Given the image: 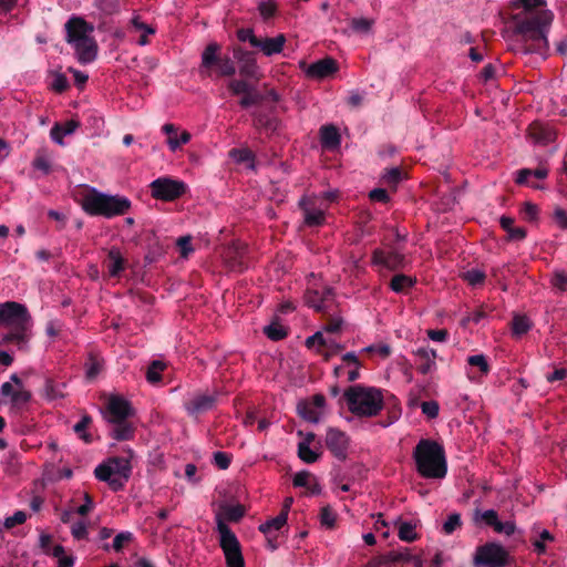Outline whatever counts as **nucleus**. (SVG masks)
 <instances>
[{
	"label": "nucleus",
	"instance_id": "obj_59",
	"mask_svg": "<svg viewBox=\"0 0 567 567\" xmlns=\"http://www.w3.org/2000/svg\"><path fill=\"white\" fill-rule=\"evenodd\" d=\"M422 413L430 419H435L439 415L440 406L436 401H425L421 404Z\"/></svg>",
	"mask_w": 567,
	"mask_h": 567
},
{
	"label": "nucleus",
	"instance_id": "obj_15",
	"mask_svg": "<svg viewBox=\"0 0 567 567\" xmlns=\"http://www.w3.org/2000/svg\"><path fill=\"white\" fill-rule=\"evenodd\" d=\"M300 69L305 72V74L309 79L313 80H322L338 71V63L334 59L327 56L324 59L318 60L311 64H307L306 62H300Z\"/></svg>",
	"mask_w": 567,
	"mask_h": 567
},
{
	"label": "nucleus",
	"instance_id": "obj_47",
	"mask_svg": "<svg viewBox=\"0 0 567 567\" xmlns=\"http://www.w3.org/2000/svg\"><path fill=\"white\" fill-rule=\"evenodd\" d=\"M462 525L461 515L458 513H452L447 516L443 523L442 530L446 535L453 534Z\"/></svg>",
	"mask_w": 567,
	"mask_h": 567
},
{
	"label": "nucleus",
	"instance_id": "obj_52",
	"mask_svg": "<svg viewBox=\"0 0 567 567\" xmlns=\"http://www.w3.org/2000/svg\"><path fill=\"white\" fill-rule=\"evenodd\" d=\"M262 100V95L258 93L255 87L249 93L243 94L239 101V105L244 109H248Z\"/></svg>",
	"mask_w": 567,
	"mask_h": 567
},
{
	"label": "nucleus",
	"instance_id": "obj_62",
	"mask_svg": "<svg viewBox=\"0 0 567 567\" xmlns=\"http://www.w3.org/2000/svg\"><path fill=\"white\" fill-rule=\"evenodd\" d=\"M312 477V474L308 471L297 472L293 476V485L297 487H308Z\"/></svg>",
	"mask_w": 567,
	"mask_h": 567
},
{
	"label": "nucleus",
	"instance_id": "obj_32",
	"mask_svg": "<svg viewBox=\"0 0 567 567\" xmlns=\"http://www.w3.org/2000/svg\"><path fill=\"white\" fill-rule=\"evenodd\" d=\"M286 513H279L276 517H272L259 526V530L266 536L276 535L287 524Z\"/></svg>",
	"mask_w": 567,
	"mask_h": 567
},
{
	"label": "nucleus",
	"instance_id": "obj_57",
	"mask_svg": "<svg viewBox=\"0 0 567 567\" xmlns=\"http://www.w3.org/2000/svg\"><path fill=\"white\" fill-rule=\"evenodd\" d=\"M464 279L471 285V286H477L480 284H482L485 279V274L484 271L480 270V269H471V270H467L465 274H464Z\"/></svg>",
	"mask_w": 567,
	"mask_h": 567
},
{
	"label": "nucleus",
	"instance_id": "obj_24",
	"mask_svg": "<svg viewBox=\"0 0 567 567\" xmlns=\"http://www.w3.org/2000/svg\"><path fill=\"white\" fill-rule=\"evenodd\" d=\"M128 30L130 32H136L141 34L137 43L142 47L147 45L150 43L148 37L155 34L156 32V29L153 25L145 23L142 20V17L136 12L133 13L130 20Z\"/></svg>",
	"mask_w": 567,
	"mask_h": 567
},
{
	"label": "nucleus",
	"instance_id": "obj_51",
	"mask_svg": "<svg viewBox=\"0 0 567 567\" xmlns=\"http://www.w3.org/2000/svg\"><path fill=\"white\" fill-rule=\"evenodd\" d=\"M553 539V535L547 529H543L539 537L533 540L534 550L539 555L544 554L546 551L545 542H551Z\"/></svg>",
	"mask_w": 567,
	"mask_h": 567
},
{
	"label": "nucleus",
	"instance_id": "obj_56",
	"mask_svg": "<svg viewBox=\"0 0 567 567\" xmlns=\"http://www.w3.org/2000/svg\"><path fill=\"white\" fill-rule=\"evenodd\" d=\"M32 166L37 171H41L43 174H49L51 171V162L44 154H38L32 162Z\"/></svg>",
	"mask_w": 567,
	"mask_h": 567
},
{
	"label": "nucleus",
	"instance_id": "obj_31",
	"mask_svg": "<svg viewBox=\"0 0 567 567\" xmlns=\"http://www.w3.org/2000/svg\"><path fill=\"white\" fill-rule=\"evenodd\" d=\"M313 439L315 434L308 433L306 440L298 444V456L308 464L315 463L319 458V454L310 447Z\"/></svg>",
	"mask_w": 567,
	"mask_h": 567
},
{
	"label": "nucleus",
	"instance_id": "obj_60",
	"mask_svg": "<svg viewBox=\"0 0 567 567\" xmlns=\"http://www.w3.org/2000/svg\"><path fill=\"white\" fill-rule=\"evenodd\" d=\"M69 86L68 79L64 74L55 72L51 83L52 90L55 92H63Z\"/></svg>",
	"mask_w": 567,
	"mask_h": 567
},
{
	"label": "nucleus",
	"instance_id": "obj_2",
	"mask_svg": "<svg viewBox=\"0 0 567 567\" xmlns=\"http://www.w3.org/2000/svg\"><path fill=\"white\" fill-rule=\"evenodd\" d=\"M417 473L424 478L442 480L447 473L445 451L435 441L420 440L413 451Z\"/></svg>",
	"mask_w": 567,
	"mask_h": 567
},
{
	"label": "nucleus",
	"instance_id": "obj_58",
	"mask_svg": "<svg viewBox=\"0 0 567 567\" xmlns=\"http://www.w3.org/2000/svg\"><path fill=\"white\" fill-rule=\"evenodd\" d=\"M401 177L402 174L398 167H392L382 175L383 182L392 186H395L401 181Z\"/></svg>",
	"mask_w": 567,
	"mask_h": 567
},
{
	"label": "nucleus",
	"instance_id": "obj_1",
	"mask_svg": "<svg viewBox=\"0 0 567 567\" xmlns=\"http://www.w3.org/2000/svg\"><path fill=\"white\" fill-rule=\"evenodd\" d=\"M546 7V0H525L515 7V9H522L523 11V14L518 13L514 17L515 31L526 40L535 42L532 51L547 50L549 47L547 37L554 20V13Z\"/></svg>",
	"mask_w": 567,
	"mask_h": 567
},
{
	"label": "nucleus",
	"instance_id": "obj_19",
	"mask_svg": "<svg viewBox=\"0 0 567 567\" xmlns=\"http://www.w3.org/2000/svg\"><path fill=\"white\" fill-rule=\"evenodd\" d=\"M413 354L415 357V363L419 373L426 375L436 371L437 353L434 349L429 347H420L413 351Z\"/></svg>",
	"mask_w": 567,
	"mask_h": 567
},
{
	"label": "nucleus",
	"instance_id": "obj_20",
	"mask_svg": "<svg viewBox=\"0 0 567 567\" xmlns=\"http://www.w3.org/2000/svg\"><path fill=\"white\" fill-rule=\"evenodd\" d=\"M162 132L167 136L166 144L172 152H176L183 145L189 143L192 135L172 123H165Z\"/></svg>",
	"mask_w": 567,
	"mask_h": 567
},
{
	"label": "nucleus",
	"instance_id": "obj_12",
	"mask_svg": "<svg viewBox=\"0 0 567 567\" xmlns=\"http://www.w3.org/2000/svg\"><path fill=\"white\" fill-rule=\"evenodd\" d=\"M371 264L373 266H380L389 270H398L405 268L408 260L405 255L400 249L393 248L389 251H384L378 248L372 252Z\"/></svg>",
	"mask_w": 567,
	"mask_h": 567
},
{
	"label": "nucleus",
	"instance_id": "obj_25",
	"mask_svg": "<svg viewBox=\"0 0 567 567\" xmlns=\"http://www.w3.org/2000/svg\"><path fill=\"white\" fill-rule=\"evenodd\" d=\"M285 34L280 33L274 38L259 39L257 49H259L264 55L271 56L282 52L286 44Z\"/></svg>",
	"mask_w": 567,
	"mask_h": 567
},
{
	"label": "nucleus",
	"instance_id": "obj_11",
	"mask_svg": "<svg viewBox=\"0 0 567 567\" xmlns=\"http://www.w3.org/2000/svg\"><path fill=\"white\" fill-rule=\"evenodd\" d=\"M1 395L8 399L13 409L23 408L31 399V393L24 389L16 373L10 377V381L1 384Z\"/></svg>",
	"mask_w": 567,
	"mask_h": 567
},
{
	"label": "nucleus",
	"instance_id": "obj_7",
	"mask_svg": "<svg viewBox=\"0 0 567 567\" xmlns=\"http://www.w3.org/2000/svg\"><path fill=\"white\" fill-rule=\"evenodd\" d=\"M132 473V465L127 457L113 456L99 464L94 474L95 477L105 482L113 492L124 488Z\"/></svg>",
	"mask_w": 567,
	"mask_h": 567
},
{
	"label": "nucleus",
	"instance_id": "obj_17",
	"mask_svg": "<svg viewBox=\"0 0 567 567\" xmlns=\"http://www.w3.org/2000/svg\"><path fill=\"white\" fill-rule=\"evenodd\" d=\"M217 395L215 393L195 394L185 404L188 415L197 417L199 414L210 411L216 404Z\"/></svg>",
	"mask_w": 567,
	"mask_h": 567
},
{
	"label": "nucleus",
	"instance_id": "obj_33",
	"mask_svg": "<svg viewBox=\"0 0 567 567\" xmlns=\"http://www.w3.org/2000/svg\"><path fill=\"white\" fill-rule=\"evenodd\" d=\"M114 424L111 435L117 441H126L131 440L134 436V427L133 425L124 421H113Z\"/></svg>",
	"mask_w": 567,
	"mask_h": 567
},
{
	"label": "nucleus",
	"instance_id": "obj_14",
	"mask_svg": "<svg viewBox=\"0 0 567 567\" xmlns=\"http://www.w3.org/2000/svg\"><path fill=\"white\" fill-rule=\"evenodd\" d=\"M326 445L336 458L344 461L348 456L350 439L339 429L329 427L326 434Z\"/></svg>",
	"mask_w": 567,
	"mask_h": 567
},
{
	"label": "nucleus",
	"instance_id": "obj_30",
	"mask_svg": "<svg viewBox=\"0 0 567 567\" xmlns=\"http://www.w3.org/2000/svg\"><path fill=\"white\" fill-rule=\"evenodd\" d=\"M220 45L217 42H210L202 52L200 71L210 69L214 64L218 63V52Z\"/></svg>",
	"mask_w": 567,
	"mask_h": 567
},
{
	"label": "nucleus",
	"instance_id": "obj_37",
	"mask_svg": "<svg viewBox=\"0 0 567 567\" xmlns=\"http://www.w3.org/2000/svg\"><path fill=\"white\" fill-rule=\"evenodd\" d=\"M416 284V278L404 274L395 275L390 282V288L395 293H402L406 289L412 288Z\"/></svg>",
	"mask_w": 567,
	"mask_h": 567
},
{
	"label": "nucleus",
	"instance_id": "obj_50",
	"mask_svg": "<svg viewBox=\"0 0 567 567\" xmlns=\"http://www.w3.org/2000/svg\"><path fill=\"white\" fill-rule=\"evenodd\" d=\"M337 522V514L329 507H322L320 512V523L326 528H333Z\"/></svg>",
	"mask_w": 567,
	"mask_h": 567
},
{
	"label": "nucleus",
	"instance_id": "obj_27",
	"mask_svg": "<svg viewBox=\"0 0 567 567\" xmlns=\"http://www.w3.org/2000/svg\"><path fill=\"white\" fill-rule=\"evenodd\" d=\"M394 524L398 526V536L401 540L412 543L419 538L416 520L405 522L398 518L394 520Z\"/></svg>",
	"mask_w": 567,
	"mask_h": 567
},
{
	"label": "nucleus",
	"instance_id": "obj_3",
	"mask_svg": "<svg viewBox=\"0 0 567 567\" xmlns=\"http://www.w3.org/2000/svg\"><path fill=\"white\" fill-rule=\"evenodd\" d=\"M80 204L87 215L109 219L126 214L132 205L125 196L99 192L95 187H91L81 196Z\"/></svg>",
	"mask_w": 567,
	"mask_h": 567
},
{
	"label": "nucleus",
	"instance_id": "obj_8",
	"mask_svg": "<svg viewBox=\"0 0 567 567\" xmlns=\"http://www.w3.org/2000/svg\"><path fill=\"white\" fill-rule=\"evenodd\" d=\"M215 519L216 530L219 534V546L225 556L226 567H245V559L237 536L226 525L220 514H217Z\"/></svg>",
	"mask_w": 567,
	"mask_h": 567
},
{
	"label": "nucleus",
	"instance_id": "obj_28",
	"mask_svg": "<svg viewBox=\"0 0 567 567\" xmlns=\"http://www.w3.org/2000/svg\"><path fill=\"white\" fill-rule=\"evenodd\" d=\"M78 127L79 123L73 120L68 121L64 124H55L51 128L50 136L56 144L64 145L63 138L73 134Z\"/></svg>",
	"mask_w": 567,
	"mask_h": 567
},
{
	"label": "nucleus",
	"instance_id": "obj_64",
	"mask_svg": "<svg viewBox=\"0 0 567 567\" xmlns=\"http://www.w3.org/2000/svg\"><path fill=\"white\" fill-rule=\"evenodd\" d=\"M551 284L559 291H566L567 290V275L564 271L555 272V275L551 279Z\"/></svg>",
	"mask_w": 567,
	"mask_h": 567
},
{
	"label": "nucleus",
	"instance_id": "obj_44",
	"mask_svg": "<svg viewBox=\"0 0 567 567\" xmlns=\"http://www.w3.org/2000/svg\"><path fill=\"white\" fill-rule=\"evenodd\" d=\"M221 509L223 516L230 522L239 520L245 514V508L241 505H225Z\"/></svg>",
	"mask_w": 567,
	"mask_h": 567
},
{
	"label": "nucleus",
	"instance_id": "obj_49",
	"mask_svg": "<svg viewBox=\"0 0 567 567\" xmlns=\"http://www.w3.org/2000/svg\"><path fill=\"white\" fill-rule=\"evenodd\" d=\"M102 362L93 357H90L85 363V375L89 380L95 379L102 371Z\"/></svg>",
	"mask_w": 567,
	"mask_h": 567
},
{
	"label": "nucleus",
	"instance_id": "obj_35",
	"mask_svg": "<svg viewBox=\"0 0 567 567\" xmlns=\"http://www.w3.org/2000/svg\"><path fill=\"white\" fill-rule=\"evenodd\" d=\"M321 144L329 148H334L340 144V135L333 125L322 126L320 130Z\"/></svg>",
	"mask_w": 567,
	"mask_h": 567
},
{
	"label": "nucleus",
	"instance_id": "obj_40",
	"mask_svg": "<svg viewBox=\"0 0 567 567\" xmlns=\"http://www.w3.org/2000/svg\"><path fill=\"white\" fill-rule=\"evenodd\" d=\"M532 322L526 316H515L512 322L513 333L517 337L523 336L529 331Z\"/></svg>",
	"mask_w": 567,
	"mask_h": 567
},
{
	"label": "nucleus",
	"instance_id": "obj_23",
	"mask_svg": "<svg viewBox=\"0 0 567 567\" xmlns=\"http://www.w3.org/2000/svg\"><path fill=\"white\" fill-rule=\"evenodd\" d=\"M327 333L318 331L315 334L310 336L306 340V344L308 348H316L320 350L321 347L327 348L328 352L326 355H329L333 352L339 351L342 347L332 337L326 336Z\"/></svg>",
	"mask_w": 567,
	"mask_h": 567
},
{
	"label": "nucleus",
	"instance_id": "obj_16",
	"mask_svg": "<svg viewBox=\"0 0 567 567\" xmlns=\"http://www.w3.org/2000/svg\"><path fill=\"white\" fill-rule=\"evenodd\" d=\"M106 420L124 421L134 415V409L131 403L122 396L113 395L106 404Z\"/></svg>",
	"mask_w": 567,
	"mask_h": 567
},
{
	"label": "nucleus",
	"instance_id": "obj_6",
	"mask_svg": "<svg viewBox=\"0 0 567 567\" xmlns=\"http://www.w3.org/2000/svg\"><path fill=\"white\" fill-rule=\"evenodd\" d=\"M344 399L350 412L359 416H374L383 408V395L377 388L351 386L344 392Z\"/></svg>",
	"mask_w": 567,
	"mask_h": 567
},
{
	"label": "nucleus",
	"instance_id": "obj_53",
	"mask_svg": "<svg viewBox=\"0 0 567 567\" xmlns=\"http://www.w3.org/2000/svg\"><path fill=\"white\" fill-rule=\"evenodd\" d=\"M71 535L76 540L86 539L89 535L87 524L84 520L73 523L71 526Z\"/></svg>",
	"mask_w": 567,
	"mask_h": 567
},
{
	"label": "nucleus",
	"instance_id": "obj_39",
	"mask_svg": "<svg viewBox=\"0 0 567 567\" xmlns=\"http://www.w3.org/2000/svg\"><path fill=\"white\" fill-rule=\"evenodd\" d=\"M51 555L56 559L58 567H73L75 563V557L72 555H68L62 545H55L52 548Z\"/></svg>",
	"mask_w": 567,
	"mask_h": 567
},
{
	"label": "nucleus",
	"instance_id": "obj_21",
	"mask_svg": "<svg viewBox=\"0 0 567 567\" xmlns=\"http://www.w3.org/2000/svg\"><path fill=\"white\" fill-rule=\"evenodd\" d=\"M299 205L303 210L305 224L307 226H320L326 220V209L327 207H317L312 203L311 198L302 197L299 200Z\"/></svg>",
	"mask_w": 567,
	"mask_h": 567
},
{
	"label": "nucleus",
	"instance_id": "obj_48",
	"mask_svg": "<svg viewBox=\"0 0 567 567\" xmlns=\"http://www.w3.org/2000/svg\"><path fill=\"white\" fill-rule=\"evenodd\" d=\"M217 65L221 76H233L236 73L235 63L229 56L219 58Z\"/></svg>",
	"mask_w": 567,
	"mask_h": 567
},
{
	"label": "nucleus",
	"instance_id": "obj_55",
	"mask_svg": "<svg viewBox=\"0 0 567 567\" xmlns=\"http://www.w3.org/2000/svg\"><path fill=\"white\" fill-rule=\"evenodd\" d=\"M406 559V555L395 550L389 551L378 558V565H390Z\"/></svg>",
	"mask_w": 567,
	"mask_h": 567
},
{
	"label": "nucleus",
	"instance_id": "obj_38",
	"mask_svg": "<svg viewBox=\"0 0 567 567\" xmlns=\"http://www.w3.org/2000/svg\"><path fill=\"white\" fill-rule=\"evenodd\" d=\"M298 414L310 423H318L321 420L322 414L320 411L315 410L308 401H300L297 405Z\"/></svg>",
	"mask_w": 567,
	"mask_h": 567
},
{
	"label": "nucleus",
	"instance_id": "obj_63",
	"mask_svg": "<svg viewBox=\"0 0 567 567\" xmlns=\"http://www.w3.org/2000/svg\"><path fill=\"white\" fill-rule=\"evenodd\" d=\"M133 537V534L131 532H121L118 533L114 539L112 547L114 550L120 551L126 543H128Z\"/></svg>",
	"mask_w": 567,
	"mask_h": 567
},
{
	"label": "nucleus",
	"instance_id": "obj_42",
	"mask_svg": "<svg viewBox=\"0 0 567 567\" xmlns=\"http://www.w3.org/2000/svg\"><path fill=\"white\" fill-rule=\"evenodd\" d=\"M228 89L234 95H243L249 93L254 86L245 79H233L228 83Z\"/></svg>",
	"mask_w": 567,
	"mask_h": 567
},
{
	"label": "nucleus",
	"instance_id": "obj_18",
	"mask_svg": "<svg viewBox=\"0 0 567 567\" xmlns=\"http://www.w3.org/2000/svg\"><path fill=\"white\" fill-rule=\"evenodd\" d=\"M466 363V375L473 382H480L491 371L487 358L482 353L467 357Z\"/></svg>",
	"mask_w": 567,
	"mask_h": 567
},
{
	"label": "nucleus",
	"instance_id": "obj_46",
	"mask_svg": "<svg viewBox=\"0 0 567 567\" xmlns=\"http://www.w3.org/2000/svg\"><path fill=\"white\" fill-rule=\"evenodd\" d=\"M264 333L274 341H279L287 336L286 329L279 323H270L264 328Z\"/></svg>",
	"mask_w": 567,
	"mask_h": 567
},
{
	"label": "nucleus",
	"instance_id": "obj_26",
	"mask_svg": "<svg viewBox=\"0 0 567 567\" xmlns=\"http://www.w3.org/2000/svg\"><path fill=\"white\" fill-rule=\"evenodd\" d=\"M547 175H548V169L543 166L538 167L536 169L523 168L516 173L515 182L519 185L526 184L535 189H543L544 187L540 184L535 183V182H529V177L533 176L537 179H544L545 177H547Z\"/></svg>",
	"mask_w": 567,
	"mask_h": 567
},
{
	"label": "nucleus",
	"instance_id": "obj_10",
	"mask_svg": "<svg viewBox=\"0 0 567 567\" xmlns=\"http://www.w3.org/2000/svg\"><path fill=\"white\" fill-rule=\"evenodd\" d=\"M150 187L154 198L166 202L183 196L187 190V185L184 182L171 177L156 178L151 183Z\"/></svg>",
	"mask_w": 567,
	"mask_h": 567
},
{
	"label": "nucleus",
	"instance_id": "obj_34",
	"mask_svg": "<svg viewBox=\"0 0 567 567\" xmlns=\"http://www.w3.org/2000/svg\"><path fill=\"white\" fill-rule=\"evenodd\" d=\"M373 24H374L373 19L353 18L350 20V31L344 30L343 32L348 35L350 33L368 35L371 33Z\"/></svg>",
	"mask_w": 567,
	"mask_h": 567
},
{
	"label": "nucleus",
	"instance_id": "obj_36",
	"mask_svg": "<svg viewBox=\"0 0 567 567\" xmlns=\"http://www.w3.org/2000/svg\"><path fill=\"white\" fill-rule=\"evenodd\" d=\"M65 383L47 380L44 384V396L49 401H58L65 396Z\"/></svg>",
	"mask_w": 567,
	"mask_h": 567
},
{
	"label": "nucleus",
	"instance_id": "obj_43",
	"mask_svg": "<svg viewBox=\"0 0 567 567\" xmlns=\"http://www.w3.org/2000/svg\"><path fill=\"white\" fill-rule=\"evenodd\" d=\"M229 156L236 163H254V154L248 148H233ZM251 167H254V164H251Z\"/></svg>",
	"mask_w": 567,
	"mask_h": 567
},
{
	"label": "nucleus",
	"instance_id": "obj_5",
	"mask_svg": "<svg viewBox=\"0 0 567 567\" xmlns=\"http://www.w3.org/2000/svg\"><path fill=\"white\" fill-rule=\"evenodd\" d=\"M0 327L10 331L4 336V341L27 343L30 339L31 318L25 306L7 301L0 303Z\"/></svg>",
	"mask_w": 567,
	"mask_h": 567
},
{
	"label": "nucleus",
	"instance_id": "obj_9",
	"mask_svg": "<svg viewBox=\"0 0 567 567\" xmlns=\"http://www.w3.org/2000/svg\"><path fill=\"white\" fill-rule=\"evenodd\" d=\"M474 563L477 566L504 567L508 563V553L501 544L488 543L476 549Z\"/></svg>",
	"mask_w": 567,
	"mask_h": 567
},
{
	"label": "nucleus",
	"instance_id": "obj_13",
	"mask_svg": "<svg viewBox=\"0 0 567 567\" xmlns=\"http://www.w3.org/2000/svg\"><path fill=\"white\" fill-rule=\"evenodd\" d=\"M234 58L238 63L239 74L245 79L258 81L261 78V71L257 63L255 53L243 48L234 49Z\"/></svg>",
	"mask_w": 567,
	"mask_h": 567
},
{
	"label": "nucleus",
	"instance_id": "obj_22",
	"mask_svg": "<svg viewBox=\"0 0 567 567\" xmlns=\"http://www.w3.org/2000/svg\"><path fill=\"white\" fill-rule=\"evenodd\" d=\"M332 292L330 288H324L322 291L308 290L305 296L306 303L318 312H323L329 309L332 301Z\"/></svg>",
	"mask_w": 567,
	"mask_h": 567
},
{
	"label": "nucleus",
	"instance_id": "obj_29",
	"mask_svg": "<svg viewBox=\"0 0 567 567\" xmlns=\"http://www.w3.org/2000/svg\"><path fill=\"white\" fill-rule=\"evenodd\" d=\"M107 269L111 277H118L125 269V259L116 247H112L107 254Z\"/></svg>",
	"mask_w": 567,
	"mask_h": 567
},
{
	"label": "nucleus",
	"instance_id": "obj_41",
	"mask_svg": "<svg viewBox=\"0 0 567 567\" xmlns=\"http://www.w3.org/2000/svg\"><path fill=\"white\" fill-rule=\"evenodd\" d=\"M254 125L258 130L276 131L278 122L276 118L269 117L264 114L254 115Z\"/></svg>",
	"mask_w": 567,
	"mask_h": 567
},
{
	"label": "nucleus",
	"instance_id": "obj_4",
	"mask_svg": "<svg viewBox=\"0 0 567 567\" xmlns=\"http://www.w3.org/2000/svg\"><path fill=\"white\" fill-rule=\"evenodd\" d=\"M93 30V25L80 17H71L65 23L66 41L73 47L76 59L82 64L93 62L97 55Z\"/></svg>",
	"mask_w": 567,
	"mask_h": 567
},
{
	"label": "nucleus",
	"instance_id": "obj_61",
	"mask_svg": "<svg viewBox=\"0 0 567 567\" xmlns=\"http://www.w3.org/2000/svg\"><path fill=\"white\" fill-rule=\"evenodd\" d=\"M27 520V514L23 511H17L13 515L4 519V526L12 528L17 525H21Z\"/></svg>",
	"mask_w": 567,
	"mask_h": 567
},
{
	"label": "nucleus",
	"instance_id": "obj_45",
	"mask_svg": "<svg viewBox=\"0 0 567 567\" xmlns=\"http://www.w3.org/2000/svg\"><path fill=\"white\" fill-rule=\"evenodd\" d=\"M165 364L162 361L155 360L151 363L146 371V380L150 383H157L161 381V373Z\"/></svg>",
	"mask_w": 567,
	"mask_h": 567
},
{
	"label": "nucleus",
	"instance_id": "obj_54",
	"mask_svg": "<svg viewBox=\"0 0 567 567\" xmlns=\"http://www.w3.org/2000/svg\"><path fill=\"white\" fill-rule=\"evenodd\" d=\"M237 38L241 42H249V44L254 48L257 47L259 38H257L254 33V30L250 28H243L237 31Z\"/></svg>",
	"mask_w": 567,
	"mask_h": 567
}]
</instances>
